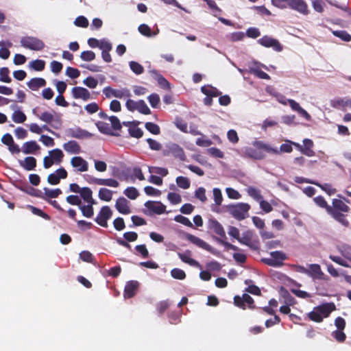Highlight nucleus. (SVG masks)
Returning a JSON list of instances; mask_svg holds the SVG:
<instances>
[{
    "mask_svg": "<svg viewBox=\"0 0 351 351\" xmlns=\"http://www.w3.org/2000/svg\"><path fill=\"white\" fill-rule=\"evenodd\" d=\"M335 309L333 303H327L314 308V309L308 314V318L316 322H322L324 317H327L330 313Z\"/></svg>",
    "mask_w": 351,
    "mask_h": 351,
    "instance_id": "obj_1",
    "label": "nucleus"
},
{
    "mask_svg": "<svg viewBox=\"0 0 351 351\" xmlns=\"http://www.w3.org/2000/svg\"><path fill=\"white\" fill-rule=\"evenodd\" d=\"M32 112L39 118L40 120L51 125V127L55 129H59L62 125L60 117L55 112L44 111L40 114H36L35 109H34Z\"/></svg>",
    "mask_w": 351,
    "mask_h": 351,
    "instance_id": "obj_2",
    "label": "nucleus"
},
{
    "mask_svg": "<svg viewBox=\"0 0 351 351\" xmlns=\"http://www.w3.org/2000/svg\"><path fill=\"white\" fill-rule=\"evenodd\" d=\"M250 206L246 203H239L227 206L228 211L237 219L241 220L248 216Z\"/></svg>",
    "mask_w": 351,
    "mask_h": 351,
    "instance_id": "obj_3",
    "label": "nucleus"
},
{
    "mask_svg": "<svg viewBox=\"0 0 351 351\" xmlns=\"http://www.w3.org/2000/svg\"><path fill=\"white\" fill-rule=\"evenodd\" d=\"M64 158V154L60 149H55L49 151L48 156L43 158V166L45 169H49L53 165H59L62 162Z\"/></svg>",
    "mask_w": 351,
    "mask_h": 351,
    "instance_id": "obj_4",
    "label": "nucleus"
},
{
    "mask_svg": "<svg viewBox=\"0 0 351 351\" xmlns=\"http://www.w3.org/2000/svg\"><path fill=\"white\" fill-rule=\"evenodd\" d=\"M126 108L130 111L138 110L140 113L149 114L151 110L143 100L134 101L128 99L125 104Z\"/></svg>",
    "mask_w": 351,
    "mask_h": 351,
    "instance_id": "obj_5",
    "label": "nucleus"
},
{
    "mask_svg": "<svg viewBox=\"0 0 351 351\" xmlns=\"http://www.w3.org/2000/svg\"><path fill=\"white\" fill-rule=\"evenodd\" d=\"M23 47L30 49L32 50L39 51L44 48V43L36 38L27 37L24 38L21 41Z\"/></svg>",
    "mask_w": 351,
    "mask_h": 351,
    "instance_id": "obj_6",
    "label": "nucleus"
},
{
    "mask_svg": "<svg viewBox=\"0 0 351 351\" xmlns=\"http://www.w3.org/2000/svg\"><path fill=\"white\" fill-rule=\"evenodd\" d=\"M112 215V212L111 209L108 206H104L98 214L96 218V221L100 226L107 227V221L111 217Z\"/></svg>",
    "mask_w": 351,
    "mask_h": 351,
    "instance_id": "obj_7",
    "label": "nucleus"
},
{
    "mask_svg": "<svg viewBox=\"0 0 351 351\" xmlns=\"http://www.w3.org/2000/svg\"><path fill=\"white\" fill-rule=\"evenodd\" d=\"M258 42L261 45L265 47H272L274 50L277 51H281L282 50V47L279 43V41L271 37L267 36H263V38L259 39Z\"/></svg>",
    "mask_w": 351,
    "mask_h": 351,
    "instance_id": "obj_8",
    "label": "nucleus"
},
{
    "mask_svg": "<svg viewBox=\"0 0 351 351\" xmlns=\"http://www.w3.org/2000/svg\"><path fill=\"white\" fill-rule=\"evenodd\" d=\"M71 165L77 171L86 172L88 170V163L80 156H73L71 159Z\"/></svg>",
    "mask_w": 351,
    "mask_h": 351,
    "instance_id": "obj_9",
    "label": "nucleus"
},
{
    "mask_svg": "<svg viewBox=\"0 0 351 351\" xmlns=\"http://www.w3.org/2000/svg\"><path fill=\"white\" fill-rule=\"evenodd\" d=\"M104 93L108 98L111 97H114L117 98L130 97V93L127 89L115 90L110 87H107L104 89Z\"/></svg>",
    "mask_w": 351,
    "mask_h": 351,
    "instance_id": "obj_10",
    "label": "nucleus"
},
{
    "mask_svg": "<svg viewBox=\"0 0 351 351\" xmlns=\"http://www.w3.org/2000/svg\"><path fill=\"white\" fill-rule=\"evenodd\" d=\"M183 237L195 245L207 251L212 252L213 248L201 239L189 233H183Z\"/></svg>",
    "mask_w": 351,
    "mask_h": 351,
    "instance_id": "obj_11",
    "label": "nucleus"
},
{
    "mask_svg": "<svg viewBox=\"0 0 351 351\" xmlns=\"http://www.w3.org/2000/svg\"><path fill=\"white\" fill-rule=\"evenodd\" d=\"M245 155L256 160H261L265 157L261 151V148L257 147L256 142L253 144L252 147L245 148Z\"/></svg>",
    "mask_w": 351,
    "mask_h": 351,
    "instance_id": "obj_12",
    "label": "nucleus"
},
{
    "mask_svg": "<svg viewBox=\"0 0 351 351\" xmlns=\"http://www.w3.org/2000/svg\"><path fill=\"white\" fill-rule=\"evenodd\" d=\"M285 255L280 252H274L271 253V258L265 260V263L269 265L278 266L281 265V262L285 259Z\"/></svg>",
    "mask_w": 351,
    "mask_h": 351,
    "instance_id": "obj_13",
    "label": "nucleus"
},
{
    "mask_svg": "<svg viewBox=\"0 0 351 351\" xmlns=\"http://www.w3.org/2000/svg\"><path fill=\"white\" fill-rule=\"evenodd\" d=\"M169 153L180 160H185L186 157L184 150L178 145L171 143L168 145Z\"/></svg>",
    "mask_w": 351,
    "mask_h": 351,
    "instance_id": "obj_14",
    "label": "nucleus"
},
{
    "mask_svg": "<svg viewBox=\"0 0 351 351\" xmlns=\"http://www.w3.org/2000/svg\"><path fill=\"white\" fill-rule=\"evenodd\" d=\"M72 93L75 99H82L84 101L88 100L90 97V94L87 89L80 86L73 88Z\"/></svg>",
    "mask_w": 351,
    "mask_h": 351,
    "instance_id": "obj_15",
    "label": "nucleus"
},
{
    "mask_svg": "<svg viewBox=\"0 0 351 351\" xmlns=\"http://www.w3.org/2000/svg\"><path fill=\"white\" fill-rule=\"evenodd\" d=\"M63 149L70 154H78L81 152L80 145L75 141H69L64 143Z\"/></svg>",
    "mask_w": 351,
    "mask_h": 351,
    "instance_id": "obj_16",
    "label": "nucleus"
},
{
    "mask_svg": "<svg viewBox=\"0 0 351 351\" xmlns=\"http://www.w3.org/2000/svg\"><path fill=\"white\" fill-rule=\"evenodd\" d=\"M289 6L302 14H307V5L303 0H291Z\"/></svg>",
    "mask_w": 351,
    "mask_h": 351,
    "instance_id": "obj_17",
    "label": "nucleus"
},
{
    "mask_svg": "<svg viewBox=\"0 0 351 351\" xmlns=\"http://www.w3.org/2000/svg\"><path fill=\"white\" fill-rule=\"evenodd\" d=\"M128 201L124 197H119L116 202V208L122 214H129L130 209Z\"/></svg>",
    "mask_w": 351,
    "mask_h": 351,
    "instance_id": "obj_18",
    "label": "nucleus"
},
{
    "mask_svg": "<svg viewBox=\"0 0 351 351\" xmlns=\"http://www.w3.org/2000/svg\"><path fill=\"white\" fill-rule=\"evenodd\" d=\"M145 206L150 210L157 213L162 214L165 210V206L160 202L148 201L145 204Z\"/></svg>",
    "mask_w": 351,
    "mask_h": 351,
    "instance_id": "obj_19",
    "label": "nucleus"
},
{
    "mask_svg": "<svg viewBox=\"0 0 351 351\" xmlns=\"http://www.w3.org/2000/svg\"><path fill=\"white\" fill-rule=\"evenodd\" d=\"M234 300L235 305L242 308H245V303L252 305L254 302L253 299L248 294L245 293L242 297L235 296Z\"/></svg>",
    "mask_w": 351,
    "mask_h": 351,
    "instance_id": "obj_20",
    "label": "nucleus"
},
{
    "mask_svg": "<svg viewBox=\"0 0 351 351\" xmlns=\"http://www.w3.org/2000/svg\"><path fill=\"white\" fill-rule=\"evenodd\" d=\"M138 287V283L136 281L129 282L125 288L124 297L125 298H132Z\"/></svg>",
    "mask_w": 351,
    "mask_h": 351,
    "instance_id": "obj_21",
    "label": "nucleus"
},
{
    "mask_svg": "<svg viewBox=\"0 0 351 351\" xmlns=\"http://www.w3.org/2000/svg\"><path fill=\"white\" fill-rule=\"evenodd\" d=\"M39 149V145L33 141L26 142L23 146V152L25 154H33Z\"/></svg>",
    "mask_w": 351,
    "mask_h": 351,
    "instance_id": "obj_22",
    "label": "nucleus"
},
{
    "mask_svg": "<svg viewBox=\"0 0 351 351\" xmlns=\"http://www.w3.org/2000/svg\"><path fill=\"white\" fill-rule=\"evenodd\" d=\"M308 275H310L314 278L320 279L324 275L319 265L312 264L309 266Z\"/></svg>",
    "mask_w": 351,
    "mask_h": 351,
    "instance_id": "obj_23",
    "label": "nucleus"
},
{
    "mask_svg": "<svg viewBox=\"0 0 351 351\" xmlns=\"http://www.w3.org/2000/svg\"><path fill=\"white\" fill-rule=\"evenodd\" d=\"M45 84H46V82L43 78H34V79H32L27 83V86L32 90H36L39 88L45 86Z\"/></svg>",
    "mask_w": 351,
    "mask_h": 351,
    "instance_id": "obj_24",
    "label": "nucleus"
},
{
    "mask_svg": "<svg viewBox=\"0 0 351 351\" xmlns=\"http://www.w3.org/2000/svg\"><path fill=\"white\" fill-rule=\"evenodd\" d=\"M332 204L333 208H332V210H337L339 213H347L350 210L349 207L340 199H334Z\"/></svg>",
    "mask_w": 351,
    "mask_h": 351,
    "instance_id": "obj_25",
    "label": "nucleus"
},
{
    "mask_svg": "<svg viewBox=\"0 0 351 351\" xmlns=\"http://www.w3.org/2000/svg\"><path fill=\"white\" fill-rule=\"evenodd\" d=\"M328 212L330 213L335 219L341 223L343 225L347 226L349 223V221L346 219L343 214L339 213L337 210H332V208H328Z\"/></svg>",
    "mask_w": 351,
    "mask_h": 351,
    "instance_id": "obj_26",
    "label": "nucleus"
},
{
    "mask_svg": "<svg viewBox=\"0 0 351 351\" xmlns=\"http://www.w3.org/2000/svg\"><path fill=\"white\" fill-rule=\"evenodd\" d=\"M21 165L26 170H32L36 165V160L34 157L29 156L25 158L23 161L20 162Z\"/></svg>",
    "mask_w": 351,
    "mask_h": 351,
    "instance_id": "obj_27",
    "label": "nucleus"
},
{
    "mask_svg": "<svg viewBox=\"0 0 351 351\" xmlns=\"http://www.w3.org/2000/svg\"><path fill=\"white\" fill-rule=\"evenodd\" d=\"M97 126L99 130L104 134L116 135L114 133L112 132V129L110 126V123H108V121H99L97 123Z\"/></svg>",
    "mask_w": 351,
    "mask_h": 351,
    "instance_id": "obj_28",
    "label": "nucleus"
},
{
    "mask_svg": "<svg viewBox=\"0 0 351 351\" xmlns=\"http://www.w3.org/2000/svg\"><path fill=\"white\" fill-rule=\"evenodd\" d=\"M258 148H261V151H265L267 153L279 154L280 152L277 148L271 147L269 144H265L261 141L256 142Z\"/></svg>",
    "mask_w": 351,
    "mask_h": 351,
    "instance_id": "obj_29",
    "label": "nucleus"
},
{
    "mask_svg": "<svg viewBox=\"0 0 351 351\" xmlns=\"http://www.w3.org/2000/svg\"><path fill=\"white\" fill-rule=\"evenodd\" d=\"M178 256L180 258V259L183 262H184L186 263H188V264H189L191 266L197 267H198L199 269L202 268L201 265H199V263L197 261H196L195 260L191 258L187 254L179 253L178 254Z\"/></svg>",
    "mask_w": 351,
    "mask_h": 351,
    "instance_id": "obj_30",
    "label": "nucleus"
},
{
    "mask_svg": "<svg viewBox=\"0 0 351 351\" xmlns=\"http://www.w3.org/2000/svg\"><path fill=\"white\" fill-rule=\"evenodd\" d=\"M26 118V115L19 110H15L12 115V119L16 123H24Z\"/></svg>",
    "mask_w": 351,
    "mask_h": 351,
    "instance_id": "obj_31",
    "label": "nucleus"
},
{
    "mask_svg": "<svg viewBox=\"0 0 351 351\" xmlns=\"http://www.w3.org/2000/svg\"><path fill=\"white\" fill-rule=\"evenodd\" d=\"M81 197L87 204L95 203L92 197V191L88 188H83L80 192Z\"/></svg>",
    "mask_w": 351,
    "mask_h": 351,
    "instance_id": "obj_32",
    "label": "nucleus"
},
{
    "mask_svg": "<svg viewBox=\"0 0 351 351\" xmlns=\"http://www.w3.org/2000/svg\"><path fill=\"white\" fill-rule=\"evenodd\" d=\"M176 182L177 185L183 189H188L191 186V182L186 177L178 176Z\"/></svg>",
    "mask_w": 351,
    "mask_h": 351,
    "instance_id": "obj_33",
    "label": "nucleus"
},
{
    "mask_svg": "<svg viewBox=\"0 0 351 351\" xmlns=\"http://www.w3.org/2000/svg\"><path fill=\"white\" fill-rule=\"evenodd\" d=\"M152 73L154 75V77L162 88L167 90L170 89V84L165 78L162 75H158L156 71H152Z\"/></svg>",
    "mask_w": 351,
    "mask_h": 351,
    "instance_id": "obj_34",
    "label": "nucleus"
},
{
    "mask_svg": "<svg viewBox=\"0 0 351 351\" xmlns=\"http://www.w3.org/2000/svg\"><path fill=\"white\" fill-rule=\"evenodd\" d=\"M210 227L212 230H214V232L216 234H217L220 236L224 235L225 232H224L223 227L217 221L210 220Z\"/></svg>",
    "mask_w": 351,
    "mask_h": 351,
    "instance_id": "obj_35",
    "label": "nucleus"
},
{
    "mask_svg": "<svg viewBox=\"0 0 351 351\" xmlns=\"http://www.w3.org/2000/svg\"><path fill=\"white\" fill-rule=\"evenodd\" d=\"M99 197L102 200L109 202L112 199V193L111 191L106 188H102L99 191Z\"/></svg>",
    "mask_w": 351,
    "mask_h": 351,
    "instance_id": "obj_36",
    "label": "nucleus"
},
{
    "mask_svg": "<svg viewBox=\"0 0 351 351\" xmlns=\"http://www.w3.org/2000/svg\"><path fill=\"white\" fill-rule=\"evenodd\" d=\"M97 183L99 185H104L110 187H117L119 186V182L114 179H99L97 181Z\"/></svg>",
    "mask_w": 351,
    "mask_h": 351,
    "instance_id": "obj_37",
    "label": "nucleus"
},
{
    "mask_svg": "<svg viewBox=\"0 0 351 351\" xmlns=\"http://www.w3.org/2000/svg\"><path fill=\"white\" fill-rule=\"evenodd\" d=\"M247 193L250 196H251L252 197H253L254 199H255L257 201H260L261 199H263V197L261 195L260 191L254 187H252V186L248 187L247 189Z\"/></svg>",
    "mask_w": 351,
    "mask_h": 351,
    "instance_id": "obj_38",
    "label": "nucleus"
},
{
    "mask_svg": "<svg viewBox=\"0 0 351 351\" xmlns=\"http://www.w3.org/2000/svg\"><path fill=\"white\" fill-rule=\"evenodd\" d=\"M94 203L88 204L86 206H80V208L82 210L84 216L86 217H90L93 215V204Z\"/></svg>",
    "mask_w": 351,
    "mask_h": 351,
    "instance_id": "obj_39",
    "label": "nucleus"
},
{
    "mask_svg": "<svg viewBox=\"0 0 351 351\" xmlns=\"http://www.w3.org/2000/svg\"><path fill=\"white\" fill-rule=\"evenodd\" d=\"M202 91L204 94L210 97H217L219 95L218 90L212 86H203Z\"/></svg>",
    "mask_w": 351,
    "mask_h": 351,
    "instance_id": "obj_40",
    "label": "nucleus"
},
{
    "mask_svg": "<svg viewBox=\"0 0 351 351\" xmlns=\"http://www.w3.org/2000/svg\"><path fill=\"white\" fill-rule=\"evenodd\" d=\"M29 128L32 132L36 134H41L43 130L50 131V130L47 125H43V127H40L36 123L30 124Z\"/></svg>",
    "mask_w": 351,
    "mask_h": 351,
    "instance_id": "obj_41",
    "label": "nucleus"
},
{
    "mask_svg": "<svg viewBox=\"0 0 351 351\" xmlns=\"http://www.w3.org/2000/svg\"><path fill=\"white\" fill-rule=\"evenodd\" d=\"M343 330H336L332 332V336L339 343H343L346 338Z\"/></svg>",
    "mask_w": 351,
    "mask_h": 351,
    "instance_id": "obj_42",
    "label": "nucleus"
},
{
    "mask_svg": "<svg viewBox=\"0 0 351 351\" xmlns=\"http://www.w3.org/2000/svg\"><path fill=\"white\" fill-rule=\"evenodd\" d=\"M0 81L6 83H10L11 82L8 68L3 67L0 69Z\"/></svg>",
    "mask_w": 351,
    "mask_h": 351,
    "instance_id": "obj_43",
    "label": "nucleus"
},
{
    "mask_svg": "<svg viewBox=\"0 0 351 351\" xmlns=\"http://www.w3.org/2000/svg\"><path fill=\"white\" fill-rule=\"evenodd\" d=\"M339 252L341 255L345 257L346 259L350 261L351 263V247L348 245H342L339 248Z\"/></svg>",
    "mask_w": 351,
    "mask_h": 351,
    "instance_id": "obj_44",
    "label": "nucleus"
},
{
    "mask_svg": "<svg viewBox=\"0 0 351 351\" xmlns=\"http://www.w3.org/2000/svg\"><path fill=\"white\" fill-rule=\"evenodd\" d=\"M124 194L131 199H135L138 196V192L134 187H128L125 191Z\"/></svg>",
    "mask_w": 351,
    "mask_h": 351,
    "instance_id": "obj_45",
    "label": "nucleus"
},
{
    "mask_svg": "<svg viewBox=\"0 0 351 351\" xmlns=\"http://www.w3.org/2000/svg\"><path fill=\"white\" fill-rule=\"evenodd\" d=\"M171 276L173 278L178 279V280H183L186 277L185 272L178 268L173 269L171 271Z\"/></svg>",
    "mask_w": 351,
    "mask_h": 351,
    "instance_id": "obj_46",
    "label": "nucleus"
},
{
    "mask_svg": "<svg viewBox=\"0 0 351 351\" xmlns=\"http://www.w3.org/2000/svg\"><path fill=\"white\" fill-rule=\"evenodd\" d=\"M44 192L45 195L49 198H56L61 193V191L59 189H49L48 188H45Z\"/></svg>",
    "mask_w": 351,
    "mask_h": 351,
    "instance_id": "obj_47",
    "label": "nucleus"
},
{
    "mask_svg": "<svg viewBox=\"0 0 351 351\" xmlns=\"http://www.w3.org/2000/svg\"><path fill=\"white\" fill-rule=\"evenodd\" d=\"M213 198L217 206L221 204L223 197L220 189L217 188L213 189Z\"/></svg>",
    "mask_w": 351,
    "mask_h": 351,
    "instance_id": "obj_48",
    "label": "nucleus"
},
{
    "mask_svg": "<svg viewBox=\"0 0 351 351\" xmlns=\"http://www.w3.org/2000/svg\"><path fill=\"white\" fill-rule=\"evenodd\" d=\"M195 196L202 202H205L207 200V197L206 196V190L204 188H198L195 193Z\"/></svg>",
    "mask_w": 351,
    "mask_h": 351,
    "instance_id": "obj_49",
    "label": "nucleus"
},
{
    "mask_svg": "<svg viewBox=\"0 0 351 351\" xmlns=\"http://www.w3.org/2000/svg\"><path fill=\"white\" fill-rule=\"evenodd\" d=\"M130 66L132 71L137 75L141 74L144 70L140 64L134 61L130 62Z\"/></svg>",
    "mask_w": 351,
    "mask_h": 351,
    "instance_id": "obj_50",
    "label": "nucleus"
},
{
    "mask_svg": "<svg viewBox=\"0 0 351 351\" xmlns=\"http://www.w3.org/2000/svg\"><path fill=\"white\" fill-rule=\"evenodd\" d=\"M160 97L156 93H153L148 97V101L153 108H157L160 102Z\"/></svg>",
    "mask_w": 351,
    "mask_h": 351,
    "instance_id": "obj_51",
    "label": "nucleus"
},
{
    "mask_svg": "<svg viewBox=\"0 0 351 351\" xmlns=\"http://www.w3.org/2000/svg\"><path fill=\"white\" fill-rule=\"evenodd\" d=\"M108 122L110 123V128L111 129L114 130H119L121 128V123L119 122V120L114 116L110 117L108 119Z\"/></svg>",
    "mask_w": 351,
    "mask_h": 351,
    "instance_id": "obj_52",
    "label": "nucleus"
},
{
    "mask_svg": "<svg viewBox=\"0 0 351 351\" xmlns=\"http://www.w3.org/2000/svg\"><path fill=\"white\" fill-rule=\"evenodd\" d=\"M80 58L84 61H92L95 58V53L91 51H86L81 53Z\"/></svg>",
    "mask_w": 351,
    "mask_h": 351,
    "instance_id": "obj_53",
    "label": "nucleus"
},
{
    "mask_svg": "<svg viewBox=\"0 0 351 351\" xmlns=\"http://www.w3.org/2000/svg\"><path fill=\"white\" fill-rule=\"evenodd\" d=\"M145 128L154 134H158L160 133V128L155 123L151 122L146 123Z\"/></svg>",
    "mask_w": 351,
    "mask_h": 351,
    "instance_id": "obj_54",
    "label": "nucleus"
},
{
    "mask_svg": "<svg viewBox=\"0 0 351 351\" xmlns=\"http://www.w3.org/2000/svg\"><path fill=\"white\" fill-rule=\"evenodd\" d=\"M45 65V62L41 60H36L31 62V67L36 71H42L44 69Z\"/></svg>",
    "mask_w": 351,
    "mask_h": 351,
    "instance_id": "obj_55",
    "label": "nucleus"
},
{
    "mask_svg": "<svg viewBox=\"0 0 351 351\" xmlns=\"http://www.w3.org/2000/svg\"><path fill=\"white\" fill-rule=\"evenodd\" d=\"M83 83L90 88H95L98 84L97 80L93 77H87Z\"/></svg>",
    "mask_w": 351,
    "mask_h": 351,
    "instance_id": "obj_56",
    "label": "nucleus"
},
{
    "mask_svg": "<svg viewBox=\"0 0 351 351\" xmlns=\"http://www.w3.org/2000/svg\"><path fill=\"white\" fill-rule=\"evenodd\" d=\"M40 141L46 146L52 147L54 145L53 138L47 135H41Z\"/></svg>",
    "mask_w": 351,
    "mask_h": 351,
    "instance_id": "obj_57",
    "label": "nucleus"
},
{
    "mask_svg": "<svg viewBox=\"0 0 351 351\" xmlns=\"http://www.w3.org/2000/svg\"><path fill=\"white\" fill-rule=\"evenodd\" d=\"M129 132L132 136L135 138H140L143 136V131L140 128L135 126L130 127L129 129Z\"/></svg>",
    "mask_w": 351,
    "mask_h": 351,
    "instance_id": "obj_58",
    "label": "nucleus"
},
{
    "mask_svg": "<svg viewBox=\"0 0 351 351\" xmlns=\"http://www.w3.org/2000/svg\"><path fill=\"white\" fill-rule=\"evenodd\" d=\"M80 73V71L77 69L73 67H68L66 71V74L73 79L78 77Z\"/></svg>",
    "mask_w": 351,
    "mask_h": 351,
    "instance_id": "obj_59",
    "label": "nucleus"
},
{
    "mask_svg": "<svg viewBox=\"0 0 351 351\" xmlns=\"http://www.w3.org/2000/svg\"><path fill=\"white\" fill-rule=\"evenodd\" d=\"M291 0H272V4L279 8H285L289 6Z\"/></svg>",
    "mask_w": 351,
    "mask_h": 351,
    "instance_id": "obj_60",
    "label": "nucleus"
},
{
    "mask_svg": "<svg viewBox=\"0 0 351 351\" xmlns=\"http://www.w3.org/2000/svg\"><path fill=\"white\" fill-rule=\"evenodd\" d=\"M208 153L213 157L222 158L223 157V154L219 149L215 147L209 148L207 150Z\"/></svg>",
    "mask_w": 351,
    "mask_h": 351,
    "instance_id": "obj_61",
    "label": "nucleus"
},
{
    "mask_svg": "<svg viewBox=\"0 0 351 351\" xmlns=\"http://www.w3.org/2000/svg\"><path fill=\"white\" fill-rule=\"evenodd\" d=\"M175 220L177 222L181 223L186 226H189V227L193 226V223L190 221V220L188 218H186L182 215L176 216L175 217Z\"/></svg>",
    "mask_w": 351,
    "mask_h": 351,
    "instance_id": "obj_62",
    "label": "nucleus"
},
{
    "mask_svg": "<svg viewBox=\"0 0 351 351\" xmlns=\"http://www.w3.org/2000/svg\"><path fill=\"white\" fill-rule=\"evenodd\" d=\"M226 193L228 196L231 199H238L241 197L239 193L232 188H227Z\"/></svg>",
    "mask_w": 351,
    "mask_h": 351,
    "instance_id": "obj_63",
    "label": "nucleus"
},
{
    "mask_svg": "<svg viewBox=\"0 0 351 351\" xmlns=\"http://www.w3.org/2000/svg\"><path fill=\"white\" fill-rule=\"evenodd\" d=\"M95 168L97 171L104 172L107 169V165L105 162L101 160H95Z\"/></svg>",
    "mask_w": 351,
    "mask_h": 351,
    "instance_id": "obj_64",
    "label": "nucleus"
}]
</instances>
